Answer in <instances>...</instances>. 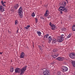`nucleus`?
<instances>
[{
  "label": "nucleus",
  "mask_w": 75,
  "mask_h": 75,
  "mask_svg": "<svg viewBox=\"0 0 75 75\" xmlns=\"http://www.w3.org/2000/svg\"><path fill=\"white\" fill-rule=\"evenodd\" d=\"M9 34H11V31H10L9 30H8V31Z\"/></svg>",
  "instance_id": "7c9ffc66"
},
{
  "label": "nucleus",
  "mask_w": 75,
  "mask_h": 75,
  "mask_svg": "<svg viewBox=\"0 0 75 75\" xmlns=\"http://www.w3.org/2000/svg\"><path fill=\"white\" fill-rule=\"evenodd\" d=\"M68 68L67 67L63 66L62 67V71L64 72H66L68 71Z\"/></svg>",
  "instance_id": "0eeeda50"
},
{
  "label": "nucleus",
  "mask_w": 75,
  "mask_h": 75,
  "mask_svg": "<svg viewBox=\"0 0 75 75\" xmlns=\"http://www.w3.org/2000/svg\"><path fill=\"white\" fill-rule=\"evenodd\" d=\"M30 27V25H28L27 27H25L24 28H25L26 30H27Z\"/></svg>",
  "instance_id": "aec40b11"
},
{
  "label": "nucleus",
  "mask_w": 75,
  "mask_h": 75,
  "mask_svg": "<svg viewBox=\"0 0 75 75\" xmlns=\"http://www.w3.org/2000/svg\"><path fill=\"white\" fill-rule=\"evenodd\" d=\"M32 17H35V14H34V12H33L32 13Z\"/></svg>",
  "instance_id": "cd10ccee"
},
{
  "label": "nucleus",
  "mask_w": 75,
  "mask_h": 75,
  "mask_svg": "<svg viewBox=\"0 0 75 75\" xmlns=\"http://www.w3.org/2000/svg\"><path fill=\"white\" fill-rule=\"evenodd\" d=\"M56 59H57L58 61H63L65 59V58L62 57H58L56 58Z\"/></svg>",
  "instance_id": "1a4fd4ad"
},
{
  "label": "nucleus",
  "mask_w": 75,
  "mask_h": 75,
  "mask_svg": "<svg viewBox=\"0 0 75 75\" xmlns=\"http://www.w3.org/2000/svg\"><path fill=\"white\" fill-rule=\"evenodd\" d=\"M58 56V53H57L56 54H54L52 55V56L53 58H56V57H57Z\"/></svg>",
  "instance_id": "ddd939ff"
},
{
  "label": "nucleus",
  "mask_w": 75,
  "mask_h": 75,
  "mask_svg": "<svg viewBox=\"0 0 75 75\" xmlns=\"http://www.w3.org/2000/svg\"><path fill=\"white\" fill-rule=\"evenodd\" d=\"M51 22H50L49 23V25L52 28L51 29L52 30H55V26L54 25V24H52Z\"/></svg>",
  "instance_id": "423d86ee"
},
{
  "label": "nucleus",
  "mask_w": 75,
  "mask_h": 75,
  "mask_svg": "<svg viewBox=\"0 0 75 75\" xmlns=\"http://www.w3.org/2000/svg\"><path fill=\"white\" fill-rule=\"evenodd\" d=\"M48 13H49V11L48 10H46L44 15L45 17H47V16H48Z\"/></svg>",
  "instance_id": "f8f14e48"
},
{
  "label": "nucleus",
  "mask_w": 75,
  "mask_h": 75,
  "mask_svg": "<svg viewBox=\"0 0 75 75\" xmlns=\"http://www.w3.org/2000/svg\"><path fill=\"white\" fill-rule=\"evenodd\" d=\"M15 25H18V20H16L15 21Z\"/></svg>",
  "instance_id": "dca6fc26"
},
{
  "label": "nucleus",
  "mask_w": 75,
  "mask_h": 75,
  "mask_svg": "<svg viewBox=\"0 0 75 75\" xmlns=\"http://www.w3.org/2000/svg\"><path fill=\"white\" fill-rule=\"evenodd\" d=\"M63 31H65V30H66V29H65V28H63Z\"/></svg>",
  "instance_id": "473e14b6"
},
{
  "label": "nucleus",
  "mask_w": 75,
  "mask_h": 75,
  "mask_svg": "<svg viewBox=\"0 0 75 75\" xmlns=\"http://www.w3.org/2000/svg\"><path fill=\"white\" fill-rule=\"evenodd\" d=\"M59 11H64L67 12L68 11V8H65L64 6H61L59 8Z\"/></svg>",
  "instance_id": "f03ea898"
},
{
  "label": "nucleus",
  "mask_w": 75,
  "mask_h": 75,
  "mask_svg": "<svg viewBox=\"0 0 75 75\" xmlns=\"http://www.w3.org/2000/svg\"><path fill=\"white\" fill-rule=\"evenodd\" d=\"M37 34H38L39 36H41V33L40 31H37Z\"/></svg>",
  "instance_id": "2eb2a0df"
},
{
  "label": "nucleus",
  "mask_w": 75,
  "mask_h": 75,
  "mask_svg": "<svg viewBox=\"0 0 75 75\" xmlns=\"http://www.w3.org/2000/svg\"><path fill=\"white\" fill-rule=\"evenodd\" d=\"M61 73L60 71H57L56 73V74L57 75H61Z\"/></svg>",
  "instance_id": "6ab92c4d"
},
{
  "label": "nucleus",
  "mask_w": 75,
  "mask_h": 75,
  "mask_svg": "<svg viewBox=\"0 0 75 75\" xmlns=\"http://www.w3.org/2000/svg\"><path fill=\"white\" fill-rule=\"evenodd\" d=\"M57 51V50L56 49H54L53 50V52H55Z\"/></svg>",
  "instance_id": "bb28decb"
},
{
  "label": "nucleus",
  "mask_w": 75,
  "mask_h": 75,
  "mask_svg": "<svg viewBox=\"0 0 75 75\" xmlns=\"http://www.w3.org/2000/svg\"><path fill=\"white\" fill-rule=\"evenodd\" d=\"M48 36H49V34H47L46 35H45L44 39L45 38H48Z\"/></svg>",
  "instance_id": "5701e85b"
},
{
  "label": "nucleus",
  "mask_w": 75,
  "mask_h": 75,
  "mask_svg": "<svg viewBox=\"0 0 75 75\" xmlns=\"http://www.w3.org/2000/svg\"><path fill=\"white\" fill-rule=\"evenodd\" d=\"M64 41V38L60 37L59 38L57 39V41L59 42H61Z\"/></svg>",
  "instance_id": "6e6552de"
},
{
  "label": "nucleus",
  "mask_w": 75,
  "mask_h": 75,
  "mask_svg": "<svg viewBox=\"0 0 75 75\" xmlns=\"http://www.w3.org/2000/svg\"><path fill=\"white\" fill-rule=\"evenodd\" d=\"M64 36V35L62 34L61 35V37H63Z\"/></svg>",
  "instance_id": "72a5a7b5"
},
{
  "label": "nucleus",
  "mask_w": 75,
  "mask_h": 75,
  "mask_svg": "<svg viewBox=\"0 0 75 75\" xmlns=\"http://www.w3.org/2000/svg\"><path fill=\"white\" fill-rule=\"evenodd\" d=\"M66 1L67 2V3H68V1L67 0H66Z\"/></svg>",
  "instance_id": "58836bf2"
},
{
  "label": "nucleus",
  "mask_w": 75,
  "mask_h": 75,
  "mask_svg": "<svg viewBox=\"0 0 75 75\" xmlns=\"http://www.w3.org/2000/svg\"><path fill=\"white\" fill-rule=\"evenodd\" d=\"M4 3H6V2H4Z\"/></svg>",
  "instance_id": "a19ab883"
},
{
  "label": "nucleus",
  "mask_w": 75,
  "mask_h": 75,
  "mask_svg": "<svg viewBox=\"0 0 75 75\" xmlns=\"http://www.w3.org/2000/svg\"><path fill=\"white\" fill-rule=\"evenodd\" d=\"M10 71L11 72H13L14 71V69L13 68L11 69Z\"/></svg>",
  "instance_id": "393cba45"
},
{
  "label": "nucleus",
  "mask_w": 75,
  "mask_h": 75,
  "mask_svg": "<svg viewBox=\"0 0 75 75\" xmlns=\"http://www.w3.org/2000/svg\"><path fill=\"white\" fill-rule=\"evenodd\" d=\"M19 5L18 4H15V6L14 7V8L15 9H17Z\"/></svg>",
  "instance_id": "4468645a"
},
{
  "label": "nucleus",
  "mask_w": 75,
  "mask_h": 75,
  "mask_svg": "<svg viewBox=\"0 0 75 75\" xmlns=\"http://www.w3.org/2000/svg\"><path fill=\"white\" fill-rule=\"evenodd\" d=\"M27 66H25L24 67H23L21 69L18 68H16L15 69V72L16 73H20V71H21V73L20 74L21 75H23L24 74V72L26 71L27 69Z\"/></svg>",
  "instance_id": "f257e3e1"
},
{
  "label": "nucleus",
  "mask_w": 75,
  "mask_h": 75,
  "mask_svg": "<svg viewBox=\"0 0 75 75\" xmlns=\"http://www.w3.org/2000/svg\"><path fill=\"white\" fill-rule=\"evenodd\" d=\"M71 37V34H70L68 36H67V38H70V37Z\"/></svg>",
  "instance_id": "a878e982"
},
{
  "label": "nucleus",
  "mask_w": 75,
  "mask_h": 75,
  "mask_svg": "<svg viewBox=\"0 0 75 75\" xmlns=\"http://www.w3.org/2000/svg\"><path fill=\"white\" fill-rule=\"evenodd\" d=\"M50 18V17H49V18Z\"/></svg>",
  "instance_id": "79ce46f5"
},
{
  "label": "nucleus",
  "mask_w": 75,
  "mask_h": 75,
  "mask_svg": "<svg viewBox=\"0 0 75 75\" xmlns=\"http://www.w3.org/2000/svg\"><path fill=\"white\" fill-rule=\"evenodd\" d=\"M23 9H22V7H21L19 9L18 14L20 16L21 18H23Z\"/></svg>",
  "instance_id": "7ed1b4c3"
},
{
  "label": "nucleus",
  "mask_w": 75,
  "mask_h": 75,
  "mask_svg": "<svg viewBox=\"0 0 75 75\" xmlns=\"http://www.w3.org/2000/svg\"><path fill=\"white\" fill-rule=\"evenodd\" d=\"M11 62H13V61L12 60V59L11 60Z\"/></svg>",
  "instance_id": "ea45409f"
},
{
  "label": "nucleus",
  "mask_w": 75,
  "mask_h": 75,
  "mask_svg": "<svg viewBox=\"0 0 75 75\" xmlns=\"http://www.w3.org/2000/svg\"><path fill=\"white\" fill-rule=\"evenodd\" d=\"M18 33V29L16 31V33Z\"/></svg>",
  "instance_id": "c9c22d12"
},
{
  "label": "nucleus",
  "mask_w": 75,
  "mask_h": 75,
  "mask_svg": "<svg viewBox=\"0 0 75 75\" xmlns=\"http://www.w3.org/2000/svg\"><path fill=\"white\" fill-rule=\"evenodd\" d=\"M45 70L44 71L43 74L44 75H50V71L47 69H45Z\"/></svg>",
  "instance_id": "20e7f679"
},
{
  "label": "nucleus",
  "mask_w": 75,
  "mask_h": 75,
  "mask_svg": "<svg viewBox=\"0 0 75 75\" xmlns=\"http://www.w3.org/2000/svg\"><path fill=\"white\" fill-rule=\"evenodd\" d=\"M48 40L50 42H51V41L52 40V38H51V36H49V37Z\"/></svg>",
  "instance_id": "4be33fe9"
},
{
  "label": "nucleus",
  "mask_w": 75,
  "mask_h": 75,
  "mask_svg": "<svg viewBox=\"0 0 75 75\" xmlns=\"http://www.w3.org/2000/svg\"><path fill=\"white\" fill-rule=\"evenodd\" d=\"M72 30L74 31H75V24L74 25L72 26Z\"/></svg>",
  "instance_id": "f3484780"
},
{
  "label": "nucleus",
  "mask_w": 75,
  "mask_h": 75,
  "mask_svg": "<svg viewBox=\"0 0 75 75\" xmlns=\"http://www.w3.org/2000/svg\"><path fill=\"white\" fill-rule=\"evenodd\" d=\"M53 41H54V42H55L56 41V40H53Z\"/></svg>",
  "instance_id": "e433bc0d"
},
{
  "label": "nucleus",
  "mask_w": 75,
  "mask_h": 75,
  "mask_svg": "<svg viewBox=\"0 0 75 75\" xmlns=\"http://www.w3.org/2000/svg\"><path fill=\"white\" fill-rule=\"evenodd\" d=\"M39 47L40 49V50H42V48L41 47V46L40 45L39 46Z\"/></svg>",
  "instance_id": "c85d7f7f"
},
{
  "label": "nucleus",
  "mask_w": 75,
  "mask_h": 75,
  "mask_svg": "<svg viewBox=\"0 0 75 75\" xmlns=\"http://www.w3.org/2000/svg\"><path fill=\"white\" fill-rule=\"evenodd\" d=\"M69 57L72 59H75V54L74 53H71L70 54Z\"/></svg>",
  "instance_id": "39448f33"
},
{
  "label": "nucleus",
  "mask_w": 75,
  "mask_h": 75,
  "mask_svg": "<svg viewBox=\"0 0 75 75\" xmlns=\"http://www.w3.org/2000/svg\"><path fill=\"white\" fill-rule=\"evenodd\" d=\"M0 54L1 55V54H3V52H0Z\"/></svg>",
  "instance_id": "4c0bfd02"
},
{
  "label": "nucleus",
  "mask_w": 75,
  "mask_h": 75,
  "mask_svg": "<svg viewBox=\"0 0 75 75\" xmlns=\"http://www.w3.org/2000/svg\"><path fill=\"white\" fill-rule=\"evenodd\" d=\"M73 66L75 67V61H72L71 62Z\"/></svg>",
  "instance_id": "a211bd4d"
},
{
  "label": "nucleus",
  "mask_w": 75,
  "mask_h": 75,
  "mask_svg": "<svg viewBox=\"0 0 75 75\" xmlns=\"http://www.w3.org/2000/svg\"><path fill=\"white\" fill-rule=\"evenodd\" d=\"M40 18H41V19H44V18L43 17L41 16Z\"/></svg>",
  "instance_id": "2f4dec72"
},
{
  "label": "nucleus",
  "mask_w": 75,
  "mask_h": 75,
  "mask_svg": "<svg viewBox=\"0 0 75 75\" xmlns=\"http://www.w3.org/2000/svg\"><path fill=\"white\" fill-rule=\"evenodd\" d=\"M62 5L64 7H65L66 6V2H63L62 3Z\"/></svg>",
  "instance_id": "b1692460"
},
{
  "label": "nucleus",
  "mask_w": 75,
  "mask_h": 75,
  "mask_svg": "<svg viewBox=\"0 0 75 75\" xmlns=\"http://www.w3.org/2000/svg\"><path fill=\"white\" fill-rule=\"evenodd\" d=\"M24 56H25V54H24V53L22 52L20 56L21 58H24Z\"/></svg>",
  "instance_id": "9b49d317"
},
{
  "label": "nucleus",
  "mask_w": 75,
  "mask_h": 75,
  "mask_svg": "<svg viewBox=\"0 0 75 75\" xmlns=\"http://www.w3.org/2000/svg\"><path fill=\"white\" fill-rule=\"evenodd\" d=\"M1 3L3 6H6V5L4 3V2H3V1H1Z\"/></svg>",
  "instance_id": "412c9836"
},
{
  "label": "nucleus",
  "mask_w": 75,
  "mask_h": 75,
  "mask_svg": "<svg viewBox=\"0 0 75 75\" xmlns=\"http://www.w3.org/2000/svg\"><path fill=\"white\" fill-rule=\"evenodd\" d=\"M0 11H1V12H4V11L3 6L1 5H0Z\"/></svg>",
  "instance_id": "9d476101"
},
{
  "label": "nucleus",
  "mask_w": 75,
  "mask_h": 75,
  "mask_svg": "<svg viewBox=\"0 0 75 75\" xmlns=\"http://www.w3.org/2000/svg\"><path fill=\"white\" fill-rule=\"evenodd\" d=\"M35 20L36 23H37V22H38V19H37V18H36L35 19Z\"/></svg>",
  "instance_id": "c756f323"
},
{
  "label": "nucleus",
  "mask_w": 75,
  "mask_h": 75,
  "mask_svg": "<svg viewBox=\"0 0 75 75\" xmlns=\"http://www.w3.org/2000/svg\"><path fill=\"white\" fill-rule=\"evenodd\" d=\"M60 11L61 14H62V11Z\"/></svg>",
  "instance_id": "f704fd0d"
}]
</instances>
